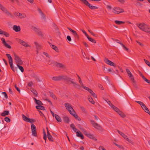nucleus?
<instances>
[{
    "label": "nucleus",
    "mask_w": 150,
    "mask_h": 150,
    "mask_svg": "<svg viewBox=\"0 0 150 150\" xmlns=\"http://www.w3.org/2000/svg\"><path fill=\"white\" fill-rule=\"evenodd\" d=\"M137 26L140 30L150 34V28L144 23L137 25Z\"/></svg>",
    "instance_id": "f257e3e1"
},
{
    "label": "nucleus",
    "mask_w": 150,
    "mask_h": 150,
    "mask_svg": "<svg viewBox=\"0 0 150 150\" xmlns=\"http://www.w3.org/2000/svg\"><path fill=\"white\" fill-rule=\"evenodd\" d=\"M135 102L139 103L141 106L142 109L144 110L146 112L150 115V112L148 108L142 102L137 100L135 101Z\"/></svg>",
    "instance_id": "f03ea898"
},
{
    "label": "nucleus",
    "mask_w": 150,
    "mask_h": 150,
    "mask_svg": "<svg viewBox=\"0 0 150 150\" xmlns=\"http://www.w3.org/2000/svg\"><path fill=\"white\" fill-rule=\"evenodd\" d=\"M81 131L83 132L84 134L87 137L94 140H97V139L95 138L94 136L90 133H88L83 128H80Z\"/></svg>",
    "instance_id": "7ed1b4c3"
},
{
    "label": "nucleus",
    "mask_w": 150,
    "mask_h": 150,
    "mask_svg": "<svg viewBox=\"0 0 150 150\" xmlns=\"http://www.w3.org/2000/svg\"><path fill=\"white\" fill-rule=\"evenodd\" d=\"M83 3L85 4L86 6H87L93 10L97 9L98 7L91 5L86 0H80Z\"/></svg>",
    "instance_id": "20e7f679"
},
{
    "label": "nucleus",
    "mask_w": 150,
    "mask_h": 150,
    "mask_svg": "<svg viewBox=\"0 0 150 150\" xmlns=\"http://www.w3.org/2000/svg\"><path fill=\"white\" fill-rule=\"evenodd\" d=\"M92 126L95 128L101 131L103 130V128L101 125L97 123L96 122L94 121L91 120H90Z\"/></svg>",
    "instance_id": "39448f33"
},
{
    "label": "nucleus",
    "mask_w": 150,
    "mask_h": 150,
    "mask_svg": "<svg viewBox=\"0 0 150 150\" xmlns=\"http://www.w3.org/2000/svg\"><path fill=\"white\" fill-rule=\"evenodd\" d=\"M118 132L121 135L123 138H124L126 140L128 141L129 143L132 144V145H134V142L130 139H129L126 135L125 134L122 132L118 130Z\"/></svg>",
    "instance_id": "423d86ee"
},
{
    "label": "nucleus",
    "mask_w": 150,
    "mask_h": 150,
    "mask_svg": "<svg viewBox=\"0 0 150 150\" xmlns=\"http://www.w3.org/2000/svg\"><path fill=\"white\" fill-rule=\"evenodd\" d=\"M13 54L14 56V59L17 65L23 64V62L20 58L15 53H13Z\"/></svg>",
    "instance_id": "0eeeda50"
},
{
    "label": "nucleus",
    "mask_w": 150,
    "mask_h": 150,
    "mask_svg": "<svg viewBox=\"0 0 150 150\" xmlns=\"http://www.w3.org/2000/svg\"><path fill=\"white\" fill-rule=\"evenodd\" d=\"M6 55L9 60V62L11 69L13 71H14V66L13 65V60L11 57V56L10 54H7Z\"/></svg>",
    "instance_id": "6e6552de"
},
{
    "label": "nucleus",
    "mask_w": 150,
    "mask_h": 150,
    "mask_svg": "<svg viewBox=\"0 0 150 150\" xmlns=\"http://www.w3.org/2000/svg\"><path fill=\"white\" fill-rule=\"evenodd\" d=\"M0 9L3 12L5 13L7 15L12 18L13 15L10 13L5 8L0 4Z\"/></svg>",
    "instance_id": "1a4fd4ad"
},
{
    "label": "nucleus",
    "mask_w": 150,
    "mask_h": 150,
    "mask_svg": "<svg viewBox=\"0 0 150 150\" xmlns=\"http://www.w3.org/2000/svg\"><path fill=\"white\" fill-rule=\"evenodd\" d=\"M128 74L132 82V84L133 86L135 88H136L137 89H138V86L135 83V81L134 80V77L133 76L131 73L130 72Z\"/></svg>",
    "instance_id": "9d476101"
},
{
    "label": "nucleus",
    "mask_w": 150,
    "mask_h": 150,
    "mask_svg": "<svg viewBox=\"0 0 150 150\" xmlns=\"http://www.w3.org/2000/svg\"><path fill=\"white\" fill-rule=\"evenodd\" d=\"M31 128L32 135L36 137L37 134L36 132V128L35 126L33 124H31Z\"/></svg>",
    "instance_id": "9b49d317"
},
{
    "label": "nucleus",
    "mask_w": 150,
    "mask_h": 150,
    "mask_svg": "<svg viewBox=\"0 0 150 150\" xmlns=\"http://www.w3.org/2000/svg\"><path fill=\"white\" fill-rule=\"evenodd\" d=\"M112 12L118 14L124 12L123 9L120 7H115L113 9Z\"/></svg>",
    "instance_id": "f8f14e48"
},
{
    "label": "nucleus",
    "mask_w": 150,
    "mask_h": 150,
    "mask_svg": "<svg viewBox=\"0 0 150 150\" xmlns=\"http://www.w3.org/2000/svg\"><path fill=\"white\" fill-rule=\"evenodd\" d=\"M64 105L66 108V109L68 110L69 112L71 113L74 110L71 107V105L68 103H65Z\"/></svg>",
    "instance_id": "ddd939ff"
},
{
    "label": "nucleus",
    "mask_w": 150,
    "mask_h": 150,
    "mask_svg": "<svg viewBox=\"0 0 150 150\" xmlns=\"http://www.w3.org/2000/svg\"><path fill=\"white\" fill-rule=\"evenodd\" d=\"M22 117L23 120L25 122L32 123L35 121V120L32 119H30L27 117L25 115L23 114L22 115Z\"/></svg>",
    "instance_id": "4468645a"
},
{
    "label": "nucleus",
    "mask_w": 150,
    "mask_h": 150,
    "mask_svg": "<svg viewBox=\"0 0 150 150\" xmlns=\"http://www.w3.org/2000/svg\"><path fill=\"white\" fill-rule=\"evenodd\" d=\"M33 30L38 36H41L42 37H43V34L40 29L35 27H34Z\"/></svg>",
    "instance_id": "2eb2a0df"
},
{
    "label": "nucleus",
    "mask_w": 150,
    "mask_h": 150,
    "mask_svg": "<svg viewBox=\"0 0 150 150\" xmlns=\"http://www.w3.org/2000/svg\"><path fill=\"white\" fill-rule=\"evenodd\" d=\"M104 61L106 64L112 66L114 67H116V66L115 64L111 61L108 60L107 58H105Z\"/></svg>",
    "instance_id": "dca6fc26"
},
{
    "label": "nucleus",
    "mask_w": 150,
    "mask_h": 150,
    "mask_svg": "<svg viewBox=\"0 0 150 150\" xmlns=\"http://www.w3.org/2000/svg\"><path fill=\"white\" fill-rule=\"evenodd\" d=\"M18 42L21 44L24 47H30L31 46L30 45L28 44L27 43H26V42H25L24 41L21 40V39L18 40Z\"/></svg>",
    "instance_id": "f3484780"
},
{
    "label": "nucleus",
    "mask_w": 150,
    "mask_h": 150,
    "mask_svg": "<svg viewBox=\"0 0 150 150\" xmlns=\"http://www.w3.org/2000/svg\"><path fill=\"white\" fill-rule=\"evenodd\" d=\"M68 29L72 33L73 35L74 36L75 38H79V36L76 31L74 30L71 28H68Z\"/></svg>",
    "instance_id": "a211bd4d"
},
{
    "label": "nucleus",
    "mask_w": 150,
    "mask_h": 150,
    "mask_svg": "<svg viewBox=\"0 0 150 150\" xmlns=\"http://www.w3.org/2000/svg\"><path fill=\"white\" fill-rule=\"evenodd\" d=\"M34 43L36 46L37 50H40L42 48V45L40 44H39L37 42H35Z\"/></svg>",
    "instance_id": "6ab92c4d"
},
{
    "label": "nucleus",
    "mask_w": 150,
    "mask_h": 150,
    "mask_svg": "<svg viewBox=\"0 0 150 150\" xmlns=\"http://www.w3.org/2000/svg\"><path fill=\"white\" fill-rule=\"evenodd\" d=\"M71 83L72 84L73 86L75 87L78 89L80 88V86L76 82H75L74 80L71 82Z\"/></svg>",
    "instance_id": "aec40b11"
},
{
    "label": "nucleus",
    "mask_w": 150,
    "mask_h": 150,
    "mask_svg": "<svg viewBox=\"0 0 150 150\" xmlns=\"http://www.w3.org/2000/svg\"><path fill=\"white\" fill-rule=\"evenodd\" d=\"M139 74L144 80L150 85V80L147 79L140 72Z\"/></svg>",
    "instance_id": "412c9836"
},
{
    "label": "nucleus",
    "mask_w": 150,
    "mask_h": 150,
    "mask_svg": "<svg viewBox=\"0 0 150 150\" xmlns=\"http://www.w3.org/2000/svg\"><path fill=\"white\" fill-rule=\"evenodd\" d=\"M13 29L16 32L20 31L21 30L20 27L19 26L14 25L13 26Z\"/></svg>",
    "instance_id": "4be33fe9"
},
{
    "label": "nucleus",
    "mask_w": 150,
    "mask_h": 150,
    "mask_svg": "<svg viewBox=\"0 0 150 150\" xmlns=\"http://www.w3.org/2000/svg\"><path fill=\"white\" fill-rule=\"evenodd\" d=\"M34 100L35 101V103L38 105H43V103L40 100H37V99L34 98H33Z\"/></svg>",
    "instance_id": "5701e85b"
},
{
    "label": "nucleus",
    "mask_w": 150,
    "mask_h": 150,
    "mask_svg": "<svg viewBox=\"0 0 150 150\" xmlns=\"http://www.w3.org/2000/svg\"><path fill=\"white\" fill-rule=\"evenodd\" d=\"M76 136L77 137H80L82 139H84V137L83 135L82 134V133L78 131L77 132H76Z\"/></svg>",
    "instance_id": "b1692460"
},
{
    "label": "nucleus",
    "mask_w": 150,
    "mask_h": 150,
    "mask_svg": "<svg viewBox=\"0 0 150 150\" xmlns=\"http://www.w3.org/2000/svg\"><path fill=\"white\" fill-rule=\"evenodd\" d=\"M9 114V111H8L5 110L1 114V115L3 117H5L6 115H8Z\"/></svg>",
    "instance_id": "393cba45"
},
{
    "label": "nucleus",
    "mask_w": 150,
    "mask_h": 150,
    "mask_svg": "<svg viewBox=\"0 0 150 150\" xmlns=\"http://www.w3.org/2000/svg\"><path fill=\"white\" fill-rule=\"evenodd\" d=\"M59 77L60 81L62 80H67L68 78L67 76L64 75L59 76Z\"/></svg>",
    "instance_id": "a878e982"
},
{
    "label": "nucleus",
    "mask_w": 150,
    "mask_h": 150,
    "mask_svg": "<svg viewBox=\"0 0 150 150\" xmlns=\"http://www.w3.org/2000/svg\"><path fill=\"white\" fill-rule=\"evenodd\" d=\"M70 127L72 128L74 131L76 133L77 132H78V129L76 128L75 127V126L73 124H71L70 125Z\"/></svg>",
    "instance_id": "bb28decb"
},
{
    "label": "nucleus",
    "mask_w": 150,
    "mask_h": 150,
    "mask_svg": "<svg viewBox=\"0 0 150 150\" xmlns=\"http://www.w3.org/2000/svg\"><path fill=\"white\" fill-rule=\"evenodd\" d=\"M117 113L122 118H124L126 117V115L123 112L120 110Z\"/></svg>",
    "instance_id": "cd10ccee"
},
{
    "label": "nucleus",
    "mask_w": 150,
    "mask_h": 150,
    "mask_svg": "<svg viewBox=\"0 0 150 150\" xmlns=\"http://www.w3.org/2000/svg\"><path fill=\"white\" fill-rule=\"evenodd\" d=\"M55 117L56 119V120L58 121L59 122H61L62 120L61 118L57 114L55 115Z\"/></svg>",
    "instance_id": "c85d7f7f"
},
{
    "label": "nucleus",
    "mask_w": 150,
    "mask_h": 150,
    "mask_svg": "<svg viewBox=\"0 0 150 150\" xmlns=\"http://www.w3.org/2000/svg\"><path fill=\"white\" fill-rule=\"evenodd\" d=\"M111 107L117 113L120 110L118 108L115 106L113 105H111Z\"/></svg>",
    "instance_id": "c756f323"
},
{
    "label": "nucleus",
    "mask_w": 150,
    "mask_h": 150,
    "mask_svg": "<svg viewBox=\"0 0 150 150\" xmlns=\"http://www.w3.org/2000/svg\"><path fill=\"white\" fill-rule=\"evenodd\" d=\"M88 99L90 102L92 104H94L95 102L91 96H88Z\"/></svg>",
    "instance_id": "7c9ffc66"
},
{
    "label": "nucleus",
    "mask_w": 150,
    "mask_h": 150,
    "mask_svg": "<svg viewBox=\"0 0 150 150\" xmlns=\"http://www.w3.org/2000/svg\"><path fill=\"white\" fill-rule=\"evenodd\" d=\"M53 80L56 81H60L59 76H54L52 78Z\"/></svg>",
    "instance_id": "2f4dec72"
},
{
    "label": "nucleus",
    "mask_w": 150,
    "mask_h": 150,
    "mask_svg": "<svg viewBox=\"0 0 150 150\" xmlns=\"http://www.w3.org/2000/svg\"><path fill=\"white\" fill-rule=\"evenodd\" d=\"M26 17V16L25 14L24 13L21 14L20 13H19V15H18V18H25Z\"/></svg>",
    "instance_id": "473e14b6"
},
{
    "label": "nucleus",
    "mask_w": 150,
    "mask_h": 150,
    "mask_svg": "<svg viewBox=\"0 0 150 150\" xmlns=\"http://www.w3.org/2000/svg\"><path fill=\"white\" fill-rule=\"evenodd\" d=\"M52 48L54 50H55L56 52H59V50L58 48L55 45H52L51 46Z\"/></svg>",
    "instance_id": "72a5a7b5"
},
{
    "label": "nucleus",
    "mask_w": 150,
    "mask_h": 150,
    "mask_svg": "<svg viewBox=\"0 0 150 150\" xmlns=\"http://www.w3.org/2000/svg\"><path fill=\"white\" fill-rule=\"evenodd\" d=\"M70 114L73 115L76 119L78 117V115L76 114V112L74 110Z\"/></svg>",
    "instance_id": "f704fd0d"
},
{
    "label": "nucleus",
    "mask_w": 150,
    "mask_h": 150,
    "mask_svg": "<svg viewBox=\"0 0 150 150\" xmlns=\"http://www.w3.org/2000/svg\"><path fill=\"white\" fill-rule=\"evenodd\" d=\"M118 43L120 44L123 48L126 51H128L129 49L127 47H126L125 45H124L122 43H121L120 42H118Z\"/></svg>",
    "instance_id": "c9c22d12"
},
{
    "label": "nucleus",
    "mask_w": 150,
    "mask_h": 150,
    "mask_svg": "<svg viewBox=\"0 0 150 150\" xmlns=\"http://www.w3.org/2000/svg\"><path fill=\"white\" fill-rule=\"evenodd\" d=\"M57 67L60 68H64L65 67V66L64 65H63L61 63H57Z\"/></svg>",
    "instance_id": "e433bc0d"
},
{
    "label": "nucleus",
    "mask_w": 150,
    "mask_h": 150,
    "mask_svg": "<svg viewBox=\"0 0 150 150\" xmlns=\"http://www.w3.org/2000/svg\"><path fill=\"white\" fill-rule=\"evenodd\" d=\"M31 91L36 97L38 96V93L33 88H32Z\"/></svg>",
    "instance_id": "4c0bfd02"
},
{
    "label": "nucleus",
    "mask_w": 150,
    "mask_h": 150,
    "mask_svg": "<svg viewBox=\"0 0 150 150\" xmlns=\"http://www.w3.org/2000/svg\"><path fill=\"white\" fill-rule=\"evenodd\" d=\"M47 138L48 139L52 142H53V138L51 135L50 134L47 135Z\"/></svg>",
    "instance_id": "58836bf2"
},
{
    "label": "nucleus",
    "mask_w": 150,
    "mask_h": 150,
    "mask_svg": "<svg viewBox=\"0 0 150 150\" xmlns=\"http://www.w3.org/2000/svg\"><path fill=\"white\" fill-rule=\"evenodd\" d=\"M63 120L65 122L68 123L69 122V119L68 117L65 116L63 117Z\"/></svg>",
    "instance_id": "ea45409f"
},
{
    "label": "nucleus",
    "mask_w": 150,
    "mask_h": 150,
    "mask_svg": "<svg viewBox=\"0 0 150 150\" xmlns=\"http://www.w3.org/2000/svg\"><path fill=\"white\" fill-rule=\"evenodd\" d=\"M50 96L54 100H57V98L55 95L52 92L50 93Z\"/></svg>",
    "instance_id": "a19ab883"
},
{
    "label": "nucleus",
    "mask_w": 150,
    "mask_h": 150,
    "mask_svg": "<svg viewBox=\"0 0 150 150\" xmlns=\"http://www.w3.org/2000/svg\"><path fill=\"white\" fill-rule=\"evenodd\" d=\"M87 38L88 40L94 43H96V42L95 41V40L93 39L92 38L90 37L89 36Z\"/></svg>",
    "instance_id": "79ce46f5"
},
{
    "label": "nucleus",
    "mask_w": 150,
    "mask_h": 150,
    "mask_svg": "<svg viewBox=\"0 0 150 150\" xmlns=\"http://www.w3.org/2000/svg\"><path fill=\"white\" fill-rule=\"evenodd\" d=\"M115 22L116 24L118 25H120L121 24H124L125 23V22L117 20L115 21Z\"/></svg>",
    "instance_id": "37998d69"
},
{
    "label": "nucleus",
    "mask_w": 150,
    "mask_h": 150,
    "mask_svg": "<svg viewBox=\"0 0 150 150\" xmlns=\"http://www.w3.org/2000/svg\"><path fill=\"white\" fill-rule=\"evenodd\" d=\"M43 133L44 134L43 139L44 140H45V142H46V140L47 139V135L44 129H43Z\"/></svg>",
    "instance_id": "c03bdc74"
},
{
    "label": "nucleus",
    "mask_w": 150,
    "mask_h": 150,
    "mask_svg": "<svg viewBox=\"0 0 150 150\" xmlns=\"http://www.w3.org/2000/svg\"><path fill=\"white\" fill-rule=\"evenodd\" d=\"M17 66L18 67L19 69L22 72H23L24 71V68L23 67L19 65H17Z\"/></svg>",
    "instance_id": "a18cd8bd"
},
{
    "label": "nucleus",
    "mask_w": 150,
    "mask_h": 150,
    "mask_svg": "<svg viewBox=\"0 0 150 150\" xmlns=\"http://www.w3.org/2000/svg\"><path fill=\"white\" fill-rule=\"evenodd\" d=\"M32 77L33 78H34L36 79H37V80H38V81H40V80L38 78V77L36 75H35V74H33L32 75Z\"/></svg>",
    "instance_id": "49530a36"
},
{
    "label": "nucleus",
    "mask_w": 150,
    "mask_h": 150,
    "mask_svg": "<svg viewBox=\"0 0 150 150\" xmlns=\"http://www.w3.org/2000/svg\"><path fill=\"white\" fill-rule=\"evenodd\" d=\"M80 108L83 112L84 113H86V110L83 107L80 106Z\"/></svg>",
    "instance_id": "de8ad7c7"
},
{
    "label": "nucleus",
    "mask_w": 150,
    "mask_h": 150,
    "mask_svg": "<svg viewBox=\"0 0 150 150\" xmlns=\"http://www.w3.org/2000/svg\"><path fill=\"white\" fill-rule=\"evenodd\" d=\"M2 35H4L6 37H8L9 36V34L8 33L4 31H3L2 33Z\"/></svg>",
    "instance_id": "09e8293b"
},
{
    "label": "nucleus",
    "mask_w": 150,
    "mask_h": 150,
    "mask_svg": "<svg viewBox=\"0 0 150 150\" xmlns=\"http://www.w3.org/2000/svg\"><path fill=\"white\" fill-rule=\"evenodd\" d=\"M84 89L88 91L90 93H92L93 91L91 89L87 87H84Z\"/></svg>",
    "instance_id": "8fccbe9b"
},
{
    "label": "nucleus",
    "mask_w": 150,
    "mask_h": 150,
    "mask_svg": "<svg viewBox=\"0 0 150 150\" xmlns=\"http://www.w3.org/2000/svg\"><path fill=\"white\" fill-rule=\"evenodd\" d=\"M4 45L5 47L9 49H11V46L9 45L6 42L4 43Z\"/></svg>",
    "instance_id": "3c124183"
},
{
    "label": "nucleus",
    "mask_w": 150,
    "mask_h": 150,
    "mask_svg": "<svg viewBox=\"0 0 150 150\" xmlns=\"http://www.w3.org/2000/svg\"><path fill=\"white\" fill-rule=\"evenodd\" d=\"M144 61L145 63L149 67H150V62L147 60L144 59Z\"/></svg>",
    "instance_id": "603ef678"
},
{
    "label": "nucleus",
    "mask_w": 150,
    "mask_h": 150,
    "mask_svg": "<svg viewBox=\"0 0 150 150\" xmlns=\"http://www.w3.org/2000/svg\"><path fill=\"white\" fill-rule=\"evenodd\" d=\"M33 84V82L32 81H30L28 83V85L29 87H31Z\"/></svg>",
    "instance_id": "864d4df0"
},
{
    "label": "nucleus",
    "mask_w": 150,
    "mask_h": 150,
    "mask_svg": "<svg viewBox=\"0 0 150 150\" xmlns=\"http://www.w3.org/2000/svg\"><path fill=\"white\" fill-rule=\"evenodd\" d=\"M4 120L8 122H10V119L8 117H6L4 118Z\"/></svg>",
    "instance_id": "5fc2aeb1"
},
{
    "label": "nucleus",
    "mask_w": 150,
    "mask_h": 150,
    "mask_svg": "<svg viewBox=\"0 0 150 150\" xmlns=\"http://www.w3.org/2000/svg\"><path fill=\"white\" fill-rule=\"evenodd\" d=\"M79 83L81 85V86L84 89V87H86L85 86L83 85V84L82 82L81 81V80L79 81Z\"/></svg>",
    "instance_id": "6e6d98bb"
},
{
    "label": "nucleus",
    "mask_w": 150,
    "mask_h": 150,
    "mask_svg": "<svg viewBox=\"0 0 150 150\" xmlns=\"http://www.w3.org/2000/svg\"><path fill=\"white\" fill-rule=\"evenodd\" d=\"M67 80L68 82H70V83H71V82H72L74 80L72 79L71 78H68Z\"/></svg>",
    "instance_id": "4d7b16f0"
},
{
    "label": "nucleus",
    "mask_w": 150,
    "mask_h": 150,
    "mask_svg": "<svg viewBox=\"0 0 150 150\" xmlns=\"http://www.w3.org/2000/svg\"><path fill=\"white\" fill-rule=\"evenodd\" d=\"M39 109L42 110H45V107L44 106H42V105H40Z\"/></svg>",
    "instance_id": "13d9d810"
},
{
    "label": "nucleus",
    "mask_w": 150,
    "mask_h": 150,
    "mask_svg": "<svg viewBox=\"0 0 150 150\" xmlns=\"http://www.w3.org/2000/svg\"><path fill=\"white\" fill-rule=\"evenodd\" d=\"M99 150H106L102 146H100L99 148Z\"/></svg>",
    "instance_id": "bf43d9fd"
},
{
    "label": "nucleus",
    "mask_w": 150,
    "mask_h": 150,
    "mask_svg": "<svg viewBox=\"0 0 150 150\" xmlns=\"http://www.w3.org/2000/svg\"><path fill=\"white\" fill-rule=\"evenodd\" d=\"M99 150H106L102 146H100L99 148Z\"/></svg>",
    "instance_id": "052dcab7"
},
{
    "label": "nucleus",
    "mask_w": 150,
    "mask_h": 150,
    "mask_svg": "<svg viewBox=\"0 0 150 150\" xmlns=\"http://www.w3.org/2000/svg\"><path fill=\"white\" fill-rule=\"evenodd\" d=\"M2 94L4 95L5 98H6H6H8L7 95V94L5 92H3L2 93Z\"/></svg>",
    "instance_id": "680f3d73"
},
{
    "label": "nucleus",
    "mask_w": 150,
    "mask_h": 150,
    "mask_svg": "<svg viewBox=\"0 0 150 150\" xmlns=\"http://www.w3.org/2000/svg\"><path fill=\"white\" fill-rule=\"evenodd\" d=\"M67 39L69 41H71V39L70 36L68 35L67 36Z\"/></svg>",
    "instance_id": "e2e57ef3"
},
{
    "label": "nucleus",
    "mask_w": 150,
    "mask_h": 150,
    "mask_svg": "<svg viewBox=\"0 0 150 150\" xmlns=\"http://www.w3.org/2000/svg\"><path fill=\"white\" fill-rule=\"evenodd\" d=\"M45 100H46V101H47L48 102H49V103H50V105H52V102L49 99H46Z\"/></svg>",
    "instance_id": "0e129e2a"
},
{
    "label": "nucleus",
    "mask_w": 150,
    "mask_h": 150,
    "mask_svg": "<svg viewBox=\"0 0 150 150\" xmlns=\"http://www.w3.org/2000/svg\"><path fill=\"white\" fill-rule=\"evenodd\" d=\"M136 42H137L140 45L143 46H144V45L142 43L139 42L137 40L136 41Z\"/></svg>",
    "instance_id": "69168bd1"
},
{
    "label": "nucleus",
    "mask_w": 150,
    "mask_h": 150,
    "mask_svg": "<svg viewBox=\"0 0 150 150\" xmlns=\"http://www.w3.org/2000/svg\"><path fill=\"white\" fill-rule=\"evenodd\" d=\"M83 44L86 47H88V45L85 42H83Z\"/></svg>",
    "instance_id": "338daca9"
},
{
    "label": "nucleus",
    "mask_w": 150,
    "mask_h": 150,
    "mask_svg": "<svg viewBox=\"0 0 150 150\" xmlns=\"http://www.w3.org/2000/svg\"><path fill=\"white\" fill-rule=\"evenodd\" d=\"M42 17L43 18V19H46V17L45 16V14L43 13H41V14Z\"/></svg>",
    "instance_id": "774afa93"
}]
</instances>
